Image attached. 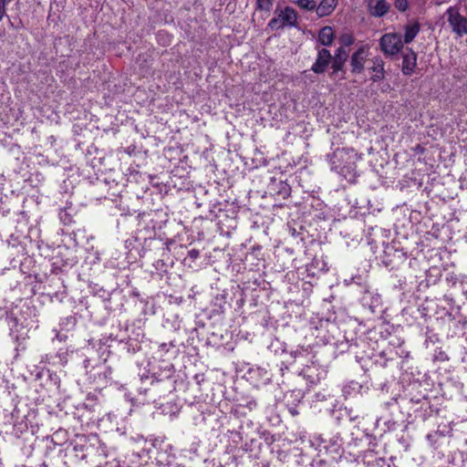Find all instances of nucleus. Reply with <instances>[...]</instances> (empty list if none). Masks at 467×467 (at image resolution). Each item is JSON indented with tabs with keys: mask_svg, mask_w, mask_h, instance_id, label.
<instances>
[{
	"mask_svg": "<svg viewBox=\"0 0 467 467\" xmlns=\"http://www.w3.org/2000/svg\"><path fill=\"white\" fill-rule=\"evenodd\" d=\"M356 161L357 154L349 149L336 150L329 160L331 170L348 182H353L356 177Z\"/></svg>",
	"mask_w": 467,
	"mask_h": 467,
	"instance_id": "nucleus-1",
	"label": "nucleus"
},
{
	"mask_svg": "<svg viewBox=\"0 0 467 467\" xmlns=\"http://www.w3.org/2000/svg\"><path fill=\"white\" fill-rule=\"evenodd\" d=\"M444 16L447 18L451 32L457 37H462L467 35V17L461 14L459 5L448 7Z\"/></svg>",
	"mask_w": 467,
	"mask_h": 467,
	"instance_id": "nucleus-2",
	"label": "nucleus"
},
{
	"mask_svg": "<svg viewBox=\"0 0 467 467\" xmlns=\"http://www.w3.org/2000/svg\"><path fill=\"white\" fill-rule=\"evenodd\" d=\"M404 45L401 36L397 32L386 33L379 39L380 50L389 57L400 54Z\"/></svg>",
	"mask_w": 467,
	"mask_h": 467,
	"instance_id": "nucleus-3",
	"label": "nucleus"
},
{
	"mask_svg": "<svg viewBox=\"0 0 467 467\" xmlns=\"http://www.w3.org/2000/svg\"><path fill=\"white\" fill-rule=\"evenodd\" d=\"M296 22V15L294 9L290 7H286L285 10L281 11L277 16L273 17L269 23L268 26L272 30H277L283 28L286 26H294Z\"/></svg>",
	"mask_w": 467,
	"mask_h": 467,
	"instance_id": "nucleus-4",
	"label": "nucleus"
},
{
	"mask_svg": "<svg viewBox=\"0 0 467 467\" xmlns=\"http://www.w3.org/2000/svg\"><path fill=\"white\" fill-rule=\"evenodd\" d=\"M368 56V47L361 46L350 57L351 72L359 74L364 69V65Z\"/></svg>",
	"mask_w": 467,
	"mask_h": 467,
	"instance_id": "nucleus-5",
	"label": "nucleus"
},
{
	"mask_svg": "<svg viewBox=\"0 0 467 467\" xmlns=\"http://www.w3.org/2000/svg\"><path fill=\"white\" fill-rule=\"evenodd\" d=\"M417 67V54L411 48L407 47L402 53L401 72L405 76H410L415 72Z\"/></svg>",
	"mask_w": 467,
	"mask_h": 467,
	"instance_id": "nucleus-6",
	"label": "nucleus"
},
{
	"mask_svg": "<svg viewBox=\"0 0 467 467\" xmlns=\"http://www.w3.org/2000/svg\"><path fill=\"white\" fill-rule=\"evenodd\" d=\"M331 59L332 57L330 52L326 48H322L318 51L317 58L315 64L312 66V70L316 73L324 72Z\"/></svg>",
	"mask_w": 467,
	"mask_h": 467,
	"instance_id": "nucleus-7",
	"label": "nucleus"
},
{
	"mask_svg": "<svg viewBox=\"0 0 467 467\" xmlns=\"http://www.w3.org/2000/svg\"><path fill=\"white\" fill-rule=\"evenodd\" d=\"M389 4L386 0L371 1L368 4V9L371 16L381 17L389 10Z\"/></svg>",
	"mask_w": 467,
	"mask_h": 467,
	"instance_id": "nucleus-8",
	"label": "nucleus"
},
{
	"mask_svg": "<svg viewBox=\"0 0 467 467\" xmlns=\"http://www.w3.org/2000/svg\"><path fill=\"white\" fill-rule=\"evenodd\" d=\"M403 30L404 35L402 41L404 44H410L415 39V37L420 33V23L418 21L410 22L403 26Z\"/></svg>",
	"mask_w": 467,
	"mask_h": 467,
	"instance_id": "nucleus-9",
	"label": "nucleus"
},
{
	"mask_svg": "<svg viewBox=\"0 0 467 467\" xmlns=\"http://www.w3.org/2000/svg\"><path fill=\"white\" fill-rule=\"evenodd\" d=\"M371 80L373 82L379 81L384 78V62L381 58L377 57L373 61Z\"/></svg>",
	"mask_w": 467,
	"mask_h": 467,
	"instance_id": "nucleus-10",
	"label": "nucleus"
},
{
	"mask_svg": "<svg viewBox=\"0 0 467 467\" xmlns=\"http://www.w3.org/2000/svg\"><path fill=\"white\" fill-rule=\"evenodd\" d=\"M337 5V0H322L317 7L319 16H326L331 14Z\"/></svg>",
	"mask_w": 467,
	"mask_h": 467,
	"instance_id": "nucleus-11",
	"label": "nucleus"
},
{
	"mask_svg": "<svg viewBox=\"0 0 467 467\" xmlns=\"http://www.w3.org/2000/svg\"><path fill=\"white\" fill-rule=\"evenodd\" d=\"M334 40V32L332 27L325 26L318 34V41L323 46H330Z\"/></svg>",
	"mask_w": 467,
	"mask_h": 467,
	"instance_id": "nucleus-12",
	"label": "nucleus"
},
{
	"mask_svg": "<svg viewBox=\"0 0 467 467\" xmlns=\"http://www.w3.org/2000/svg\"><path fill=\"white\" fill-rule=\"evenodd\" d=\"M273 3L274 0H256V11H263L269 14L272 10Z\"/></svg>",
	"mask_w": 467,
	"mask_h": 467,
	"instance_id": "nucleus-13",
	"label": "nucleus"
},
{
	"mask_svg": "<svg viewBox=\"0 0 467 467\" xmlns=\"http://www.w3.org/2000/svg\"><path fill=\"white\" fill-rule=\"evenodd\" d=\"M332 60V74H337V72L343 69L344 64L346 60H343L341 57H334Z\"/></svg>",
	"mask_w": 467,
	"mask_h": 467,
	"instance_id": "nucleus-14",
	"label": "nucleus"
},
{
	"mask_svg": "<svg viewBox=\"0 0 467 467\" xmlns=\"http://www.w3.org/2000/svg\"><path fill=\"white\" fill-rule=\"evenodd\" d=\"M297 5L299 7L306 10H314L317 8V3L314 0H298Z\"/></svg>",
	"mask_w": 467,
	"mask_h": 467,
	"instance_id": "nucleus-15",
	"label": "nucleus"
},
{
	"mask_svg": "<svg viewBox=\"0 0 467 467\" xmlns=\"http://www.w3.org/2000/svg\"><path fill=\"white\" fill-rule=\"evenodd\" d=\"M341 47H347L354 43V37L350 34H343L339 37Z\"/></svg>",
	"mask_w": 467,
	"mask_h": 467,
	"instance_id": "nucleus-16",
	"label": "nucleus"
},
{
	"mask_svg": "<svg viewBox=\"0 0 467 467\" xmlns=\"http://www.w3.org/2000/svg\"><path fill=\"white\" fill-rule=\"evenodd\" d=\"M57 358L59 359L58 364L64 366L67 362V351L60 349L57 352Z\"/></svg>",
	"mask_w": 467,
	"mask_h": 467,
	"instance_id": "nucleus-17",
	"label": "nucleus"
},
{
	"mask_svg": "<svg viewBox=\"0 0 467 467\" xmlns=\"http://www.w3.org/2000/svg\"><path fill=\"white\" fill-rule=\"evenodd\" d=\"M408 6H409L408 0H396L395 1V7L400 12H405L408 9Z\"/></svg>",
	"mask_w": 467,
	"mask_h": 467,
	"instance_id": "nucleus-18",
	"label": "nucleus"
},
{
	"mask_svg": "<svg viewBox=\"0 0 467 467\" xmlns=\"http://www.w3.org/2000/svg\"><path fill=\"white\" fill-rule=\"evenodd\" d=\"M336 57H341L343 60H347L348 58V51L345 49L344 47H339L336 53H335V56Z\"/></svg>",
	"mask_w": 467,
	"mask_h": 467,
	"instance_id": "nucleus-19",
	"label": "nucleus"
},
{
	"mask_svg": "<svg viewBox=\"0 0 467 467\" xmlns=\"http://www.w3.org/2000/svg\"><path fill=\"white\" fill-rule=\"evenodd\" d=\"M9 4L6 0H0V21L6 15V5Z\"/></svg>",
	"mask_w": 467,
	"mask_h": 467,
	"instance_id": "nucleus-20",
	"label": "nucleus"
},
{
	"mask_svg": "<svg viewBox=\"0 0 467 467\" xmlns=\"http://www.w3.org/2000/svg\"><path fill=\"white\" fill-rule=\"evenodd\" d=\"M188 254H189L190 258L197 259L199 257V255H200V253L196 249H192V250L189 251Z\"/></svg>",
	"mask_w": 467,
	"mask_h": 467,
	"instance_id": "nucleus-21",
	"label": "nucleus"
},
{
	"mask_svg": "<svg viewBox=\"0 0 467 467\" xmlns=\"http://www.w3.org/2000/svg\"><path fill=\"white\" fill-rule=\"evenodd\" d=\"M98 369L99 370V372H103L104 373L105 378L107 377L106 376V369H107V368H106L105 365L98 367Z\"/></svg>",
	"mask_w": 467,
	"mask_h": 467,
	"instance_id": "nucleus-22",
	"label": "nucleus"
},
{
	"mask_svg": "<svg viewBox=\"0 0 467 467\" xmlns=\"http://www.w3.org/2000/svg\"><path fill=\"white\" fill-rule=\"evenodd\" d=\"M446 0H441L439 4L444 3Z\"/></svg>",
	"mask_w": 467,
	"mask_h": 467,
	"instance_id": "nucleus-23",
	"label": "nucleus"
},
{
	"mask_svg": "<svg viewBox=\"0 0 467 467\" xmlns=\"http://www.w3.org/2000/svg\"><path fill=\"white\" fill-rule=\"evenodd\" d=\"M459 1L462 3V2H465L466 0H459Z\"/></svg>",
	"mask_w": 467,
	"mask_h": 467,
	"instance_id": "nucleus-24",
	"label": "nucleus"
}]
</instances>
